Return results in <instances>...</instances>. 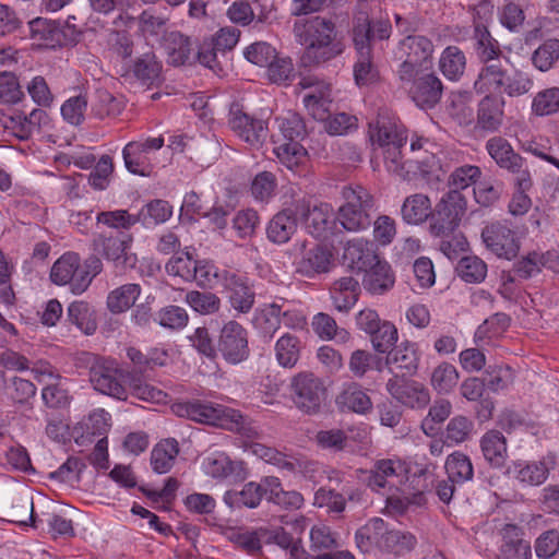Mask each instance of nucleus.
I'll return each instance as SVG.
<instances>
[{"label": "nucleus", "mask_w": 559, "mask_h": 559, "mask_svg": "<svg viewBox=\"0 0 559 559\" xmlns=\"http://www.w3.org/2000/svg\"><path fill=\"white\" fill-rule=\"evenodd\" d=\"M255 12L246 1H236L227 10V15L231 22L247 26L254 22V26L266 24L272 19V3L257 4Z\"/></svg>", "instance_id": "nucleus-29"}, {"label": "nucleus", "mask_w": 559, "mask_h": 559, "mask_svg": "<svg viewBox=\"0 0 559 559\" xmlns=\"http://www.w3.org/2000/svg\"><path fill=\"white\" fill-rule=\"evenodd\" d=\"M96 222L110 228V231H128L138 224L135 214H130L127 210L99 212L96 216Z\"/></svg>", "instance_id": "nucleus-58"}, {"label": "nucleus", "mask_w": 559, "mask_h": 559, "mask_svg": "<svg viewBox=\"0 0 559 559\" xmlns=\"http://www.w3.org/2000/svg\"><path fill=\"white\" fill-rule=\"evenodd\" d=\"M222 280L230 307L238 313H249L255 302V292L249 278L235 272H225Z\"/></svg>", "instance_id": "nucleus-15"}, {"label": "nucleus", "mask_w": 559, "mask_h": 559, "mask_svg": "<svg viewBox=\"0 0 559 559\" xmlns=\"http://www.w3.org/2000/svg\"><path fill=\"white\" fill-rule=\"evenodd\" d=\"M389 394L413 409L425 408L430 402L429 390L420 382L392 377L385 384Z\"/></svg>", "instance_id": "nucleus-17"}, {"label": "nucleus", "mask_w": 559, "mask_h": 559, "mask_svg": "<svg viewBox=\"0 0 559 559\" xmlns=\"http://www.w3.org/2000/svg\"><path fill=\"white\" fill-rule=\"evenodd\" d=\"M162 63L153 51L139 56L123 73L122 76L131 75L144 85H154L160 79Z\"/></svg>", "instance_id": "nucleus-35"}, {"label": "nucleus", "mask_w": 559, "mask_h": 559, "mask_svg": "<svg viewBox=\"0 0 559 559\" xmlns=\"http://www.w3.org/2000/svg\"><path fill=\"white\" fill-rule=\"evenodd\" d=\"M185 301L202 316L215 314L222 307L221 298L212 292L190 290L186 294Z\"/></svg>", "instance_id": "nucleus-52"}, {"label": "nucleus", "mask_w": 559, "mask_h": 559, "mask_svg": "<svg viewBox=\"0 0 559 559\" xmlns=\"http://www.w3.org/2000/svg\"><path fill=\"white\" fill-rule=\"evenodd\" d=\"M141 290V286L136 283H128L115 288L107 296L108 310L115 314L126 312L134 306Z\"/></svg>", "instance_id": "nucleus-45"}, {"label": "nucleus", "mask_w": 559, "mask_h": 559, "mask_svg": "<svg viewBox=\"0 0 559 559\" xmlns=\"http://www.w3.org/2000/svg\"><path fill=\"white\" fill-rule=\"evenodd\" d=\"M456 271L466 283H481L487 275V265L480 258L468 255L460 260Z\"/></svg>", "instance_id": "nucleus-60"}, {"label": "nucleus", "mask_w": 559, "mask_h": 559, "mask_svg": "<svg viewBox=\"0 0 559 559\" xmlns=\"http://www.w3.org/2000/svg\"><path fill=\"white\" fill-rule=\"evenodd\" d=\"M290 399L295 407L306 415L322 412L328 400L324 380L311 371H300L289 383Z\"/></svg>", "instance_id": "nucleus-6"}, {"label": "nucleus", "mask_w": 559, "mask_h": 559, "mask_svg": "<svg viewBox=\"0 0 559 559\" xmlns=\"http://www.w3.org/2000/svg\"><path fill=\"white\" fill-rule=\"evenodd\" d=\"M421 353L417 343L404 341L389 352L386 364L395 372L394 377L404 379L417 373Z\"/></svg>", "instance_id": "nucleus-19"}, {"label": "nucleus", "mask_w": 559, "mask_h": 559, "mask_svg": "<svg viewBox=\"0 0 559 559\" xmlns=\"http://www.w3.org/2000/svg\"><path fill=\"white\" fill-rule=\"evenodd\" d=\"M392 26L389 20H370L366 12H358L353 20L352 39L358 59L354 66V78L357 85H368L376 81L378 70L373 63V45L377 40H385L391 36Z\"/></svg>", "instance_id": "nucleus-2"}, {"label": "nucleus", "mask_w": 559, "mask_h": 559, "mask_svg": "<svg viewBox=\"0 0 559 559\" xmlns=\"http://www.w3.org/2000/svg\"><path fill=\"white\" fill-rule=\"evenodd\" d=\"M132 242L133 236L128 231H99L93 235L91 249L115 269L126 271L138 263L136 254L131 252Z\"/></svg>", "instance_id": "nucleus-4"}, {"label": "nucleus", "mask_w": 559, "mask_h": 559, "mask_svg": "<svg viewBox=\"0 0 559 559\" xmlns=\"http://www.w3.org/2000/svg\"><path fill=\"white\" fill-rule=\"evenodd\" d=\"M559 60V39L550 38L540 44L532 55V62L542 72L550 70Z\"/></svg>", "instance_id": "nucleus-56"}, {"label": "nucleus", "mask_w": 559, "mask_h": 559, "mask_svg": "<svg viewBox=\"0 0 559 559\" xmlns=\"http://www.w3.org/2000/svg\"><path fill=\"white\" fill-rule=\"evenodd\" d=\"M4 391L14 404L25 405L35 397L37 388L31 380L14 376L8 379Z\"/></svg>", "instance_id": "nucleus-54"}, {"label": "nucleus", "mask_w": 559, "mask_h": 559, "mask_svg": "<svg viewBox=\"0 0 559 559\" xmlns=\"http://www.w3.org/2000/svg\"><path fill=\"white\" fill-rule=\"evenodd\" d=\"M362 286L371 295H383L395 284V275L386 261L379 260L364 272Z\"/></svg>", "instance_id": "nucleus-32"}, {"label": "nucleus", "mask_w": 559, "mask_h": 559, "mask_svg": "<svg viewBox=\"0 0 559 559\" xmlns=\"http://www.w3.org/2000/svg\"><path fill=\"white\" fill-rule=\"evenodd\" d=\"M217 350L228 365H239L250 356L249 332L235 319L227 320L217 334Z\"/></svg>", "instance_id": "nucleus-9"}, {"label": "nucleus", "mask_w": 559, "mask_h": 559, "mask_svg": "<svg viewBox=\"0 0 559 559\" xmlns=\"http://www.w3.org/2000/svg\"><path fill=\"white\" fill-rule=\"evenodd\" d=\"M466 199L456 191L449 190L431 209L429 231L432 236L450 237L460 226L466 212Z\"/></svg>", "instance_id": "nucleus-7"}, {"label": "nucleus", "mask_w": 559, "mask_h": 559, "mask_svg": "<svg viewBox=\"0 0 559 559\" xmlns=\"http://www.w3.org/2000/svg\"><path fill=\"white\" fill-rule=\"evenodd\" d=\"M532 111L536 116H549L559 111V87H548L538 92L532 102Z\"/></svg>", "instance_id": "nucleus-61"}, {"label": "nucleus", "mask_w": 559, "mask_h": 559, "mask_svg": "<svg viewBox=\"0 0 559 559\" xmlns=\"http://www.w3.org/2000/svg\"><path fill=\"white\" fill-rule=\"evenodd\" d=\"M523 530L515 524L502 528V544L498 559H532L531 543L523 538Z\"/></svg>", "instance_id": "nucleus-25"}, {"label": "nucleus", "mask_w": 559, "mask_h": 559, "mask_svg": "<svg viewBox=\"0 0 559 559\" xmlns=\"http://www.w3.org/2000/svg\"><path fill=\"white\" fill-rule=\"evenodd\" d=\"M298 227L296 210L285 209L276 213L266 226L267 239L276 245L288 242Z\"/></svg>", "instance_id": "nucleus-34"}, {"label": "nucleus", "mask_w": 559, "mask_h": 559, "mask_svg": "<svg viewBox=\"0 0 559 559\" xmlns=\"http://www.w3.org/2000/svg\"><path fill=\"white\" fill-rule=\"evenodd\" d=\"M229 407L205 401H189L177 403L175 413L197 423L222 427Z\"/></svg>", "instance_id": "nucleus-18"}, {"label": "nucleus", "mask_w": 559, "mask_h": 559, "mask_svg": "<svg viewBox=\"0 0 559 559\" xmlns=\"http://www.w3.org/2000/svg\"><path fill=\"white\" fill-rule=\"evenodd\" d=\"M228 124L230 129L251 146H260L267 138V126L262 119H257L243 110L237 102L229 107Z\"/></svg>", "instance_id": "nucleus-14"}, {"label": "nucleus", "mask_w": 559, "mask_h": 559, "mask_svg": "<svg viewBox=\"0 0 559 559\" xmlns=\"http://www.w3.org/2000/svg\"><path fill=\"white\" fill-rule=\"evenodd\" d=\"M416 545L417 538L415 535L409 532L400 530L389 531L386 523L384 522L383 534L380 535L379 548L392 552L396 556H404L414 550Z\"/></svg>", "instance_id": "nucleus-41"}, {"label": "nucleus", "mask_w": 559, "mask_h": 559, "mask_svg": "<svg viewBox=\"0 0 559 559\" xmlns=\"http://www.w3.org/2000/svg\"><path fill=\"white\" fill-rule=\"evenodd\" d=\"M330 294L335 309L348 312L358 301L360 284L353 276H344L333 283Z\"/></svg>", "instance_id": "nucleus-36"}, {"label": "nucleus", "mask_w": 559, "mask_h": 559, "mask_svg": "<svg viewBox=\"0 0 559 559\" xmlns=\"http://www.w3.org/2000/svg\"><path fill=\"white\" fill-rule=\"evenodd\" d=\"M474 430V423L463 415H456L450 419L444 431V442L449 445H457L467 441Z\"/></svg>", "instance_id": "nucleus-55"}, {"label": "nucleus", "mask_w": 559, "mask_h": 559, "mask_svg": "<svg viewBox=\"0 0 559 559\" xmlns=\"http://www.w3.org/2000/svg\"><path fill=\"white\" fill-rule=\"evenodd\" d=\"M400 86L421 109H432L442 97L443 84L433 70H417L397 75Z\"/></svg>", "instance_id": "nucleus-8"}, {"label": "nucleus", "mask_w": 559, "mask_h": 559, "mask_svg": "<svg viewBox=\"0 0 559 559\" xmlns=\"http://www.w3.org/2000/svg\"><path fill=\"white\" fill-rule=\"evenodd\" d=\"M31 38L39 46L56 48L67 45V36L55 21L37 17L28 23Z\"/></svg>", "instance_id": "nucleus-31"}, {"label": "nucleus", "mask_w": 559, "mask_h": 559, "mask_svg": "<svg viewBox=\"0 0 559 559\" xmlns=\"http://www.w3.org/2000/svg\"><path fill=\"white\" fill-rule=\"evenodd\" d=\"M122 109L123 103L119 98L106 90H97L96 99L92 105V111L97 118L116 117Z\"/></svg>", "instance_id": "nucleus-62"}, {"label": "nucleus", "mask_w": 559, "mask_h": 559, "mask_svg": "<svg viewBox=\"0 0 559 559\" xmlns=\"http://www.w3.org/2000/svg\"><path fill=\"white\" fill-rule=\"evenodd\" d=\"M342 195L344 204L340 206L336 219L347 231H361L371 225L370 211L373 197L362 186H346Z\"/></svg>", "instance_id": "nucleus-5"}, {"label": "nucleus", "mask_w": 559, "mask_h": 559, "mask_svg": "<svg viewBox=\"0 0 559 559\" xmlns=\"http://www.w3.org/2000/svg\"><path fill=\"white\" fill-rule=\"evenodd\" d=\"M459 381L456 368L449 362L437 366L431 373V385L439 393H450Z\"/></svg>", "instance_id": "nucleus-59"}, {"label": "nucleus", "mask_w": 559, "mask_h": 559, "mask_svg": "<svg viewBox=\"0 0 559 559\" xmlns=\"http://www.w3.org/2000/svg\"><path fill=\"white\" fill-rule=\"evenodd\" d=\"M337 547V542L326 525H314L310 531V550L317 552L312 559H355L348 550L332 551Z\"/></svg>", "instance_id": "nucleus-22"}, {"label": "nucleus", "mask_w": 559, "mask_h": 559, "mask_svg": "<svg viewBox=\"0 0 559 559\" xmlns=\"http://www.w3.org/2000/svg\"><path fill=\"white\" fill-rule=\"evenodd\" d=\"M313 504L325 508L329 513L341 514L346 509V498L343 492L321 487L314 492Z\"/></svg>", "instance_id": "nucleus-64"}, {"label": "nucleus", "mask_w": 559, "mask_h": 559, "mask_svg": "<svg viewBox=\"0 0 559 559\" xmlns=\"http://www.w3.org/2000/svg\"><path fill=\"white\" fill-rule=\"evenodd\" d=\"M265 486L269 488V502L287 510H297L302 507L305 501L302 495L296 490H284L277 477L266 476Z\"/></svg>", "instance_id": "nucleus-43"}, {"label": "nucleus", "mask_w": 559, "mask_h": 559, "mask_svg": "<svg viewBox=\"0 0 559 559\" xmlns=\"http://www.w3.org/2000/svg\"><path fill=\"white\" fill-rule=\"evenodd\" d=\"M430 199L423 193H415L407 197L401 209L403 221L411 225H418L427 219L430 221Z\"/></svg>", "instance_id": "nucleus-42"}, {"label": "nucleus", "mask_w": 559, "mask_h": 559, "mask_svg": "<svg viewBox=\"0 0 559 559\" xmlns=\"http://www.w3.org/2000/svg\"><path fill=\"white\" fill-rule=\"evenodd\" d=\"M173 215V206L168 201L155 199L146 203L139 211L136 223H141L145 227L156 226L167 222Z\"/></svg>", "instance_id": "nucleus-48"}, {"label": "nucleus", "mask_w": 559, "mask_h": 559, "mask_svg": "<svg viewBox=\"0 0 559 559\" xmlns=\"http://www.w3.org/2000/svg\"><path fill=\"white\" fill-rule=\"evenodd\" d=\"M557 466V455L548 452L538 461L516 460L508 466L507 474L523 487L543 485Z\"/></svg>", "instance_id": "nucleus-12"}, {"label": "nucleus", "mask_w": 559, "mask_h": 559, "mask_svg": "<svg viewBox=\"0 0 559 559\" xmlns=\"http://www.w3.org/2000/svg\"><path fill=\"white\" fill-rule=\"evenodd\" d=\"M504 104L501 95H486L477 106L476 128L497 132L503 123Z\"/></svg>", "instance_id": "nucleus-24"}, {"label": "nucleus", "mask_w": 559, "mask_h": 559, "mask_svg": "<svg viewBox=\"0 0 559 559\" xmlns=\"http://www.w3.org/2000/svg\"><path fill=\"white\" fill-rule=\"evenodd\" d=\"M294 33L297 41L305 46L301 63L314 67L326 63L345 51V43L336 25L322 16H312L295 22Z\"/></svg>", "instance_id": "nucleus-1"}, {"label": "nucleus", "mask_w": 559, "mask_h": 559, "mask_svg": "<svg viewBox=\"0 0 559 559\" xmlns=\"http://www.w3.org/2000/svg\"><path fill=\"white\" fill-rule=\"evenodd\" d=\"M343 257L350 269L358 272H365L380 260L374 243L364 238L349 240L344 248Z\"/></svg>", "instance_id": "nucleus-26"}, {"label": "nucleus", "mask_w": 559, "mask_h": 559, "mask_svg": "<svg viewBox=\"0 0 559 559\" xmlns=\"http://www.w3.org/2000/svg\"><path fill=\"white\" fill-rule=\"evenodd\" d=\"M484 459L491 467L500 468L508 457L507 439L498 430H489L479 441Z\"/></svg>", "instance_id": "nucleus-38"}, {"label": "nucleus", "mask_w": 559, "mask_h": 559, "mask_svg": "<svg viewBox=\"0 0 559 559\" xmlns=\"http://www.w3.org/2000/svg\"><path fill=\"white\" fill-rule=\"evenodd\" d=\"M275 358L280 366L294 368L300 358V340L290 333L283 334L275 344Z\"/></svg>", "instance_id": "nucleus-50"}, {"label": "nucleus", "mask_w": 559, "mask_h": 559, "mask_svg": "<svg viewBox=\"0 0 559 559\" xmlns=\"http://www.w3.org/2000/svg\"><path fill=\"white\" fill-rule=\"evenodd\" d=\"M444 468L451 481L459 485L469 481L474 477L471 459L460 451H455L447 457Z\"/></svg>", "instance_id": "nucleus-49"}, {"label": "nucleus", "mask_w": 559, "mask_h": 559, "mask_svg": "<svg viewBox=\"0 0 559 559\" xmlns=\"http://www.w3.org/2000/svg\"><path fill=\"white\" fill-rule=\"evenodd\" d=\"M86 362L94 390L117 400H127L128 389L124 379H128V376L116 359L87 354Z\"/></svg>", "instance_id": "nucleus-3"}, {"label": "nucleus", "mask_w": 559, "mask_h": 559, "mask_svg": "<svg viewBox=\"0 0 559 559\" xmlns=\"http://www.w3.org/2000/svg\"><path fill=\"white\" fill-rule=\"evenodd\" d=\"M68 320L86 335H92L97 329L94 311L85 301H73L68 307Z\"/></svg>", "instance_id": "nucleus-51"}, {"label": "nucleus", "mask_w": 559, "mask_h": 559, "mask_svg": "<svg viewBox=\"0 0 559 559\" xmlns=\"http://www.w3.org/2000/svg\"><path fill=\"white\" fill-rule=\"evenodd\" d=\"M167 62L174 67L192 64L194 61V45L190 37L180 32H170L164 41Z\"/></svg>", "instance_id": "nucleus-30"}, {"label": "nucleus", "mask_w": 559, "mask_h": 559, "mask_svg": "<svg viewBox=\"0 0 559 559\" xmlns=\"http://www.w3.org/2000/svg\"><path fill=\"white\" fill-rule=\"evenodd\" d=\"M126 355L131 361L132 371H126L128 377H150L156 368L165 367L169 361V353L163 347H151L146 353L130 346L126 348Z\"/></svg>", "instance_id": "nucleus-20"}, {"label": "nucleus", "mask_w": 559, "mask_h": 559, "mask_svg": "<svg viewBox=\"0 0 559 559\" xmlns=\"http://www.w3.org/2000/svg\"><path fill=\"white\" fill-rule=\"evenodd\" d=\"M163 135L131 141L122 150L127 170L133 175L148 177L155 168V153L164 146Z\"/></svg>", "instance_id": "nucleus-11"}, {"label": "nucleus", "mask_w": 559, "mask_h": 559, "mask_svg": "<svg viewBox=\"0 0 559 559\" xmlns=\"http://www.w3.org/2000/svg\"><path fill=\"white\" fill-rule=\"evenodd\" d=\"M225 417L222 428L237 432L248 440H253L259 436L257 426L239 411L229 407Z\"/></svg>", "instance_id": "nucleus-57"}, {"label": "nucleus", "mask_w": 559, "mask_h": 559, "mask_svg": "<svg viewBox=\"0 0 559 559\" xmlns=\"http://www.w3.org/2000/svg\"><path fill=\"white\" fill-rule=\"evenodd\" d=\"M473 49L480 63L509 58L504 56L499 41L491 35L488 26L483 22L474 21L472 34Z\"/></svg>", "instance_id": "nucleus-23"}, {"label": "nucleus", "mask_w": 559, "mask_h": 559, "mask_svg": "<svg viewBox=\"0 0 559 559\" xmlns=\"http://www.w3.org/2000/svg\"><path fill=\"white\" fill-rule=\"evenodd\" d=\"M273 152L282 165L292 171H298L308 158L307 150L300 142L275 141Z\"/></svg>", "instance_id": "nucleus-44"}, {"label": "nucleus", "mask_w": 559, "mask_h": 559, "mask_svg": "<svg viewBox=\"0 0 559 559\" xmlns=\"http://www.w3.org/2000/svg\"><path fill=\"white\" fill-rule=\"evenodd\" d=\"M439 69L450 81H459L466 69V57L456 46H448L439 58Z\"/></svg>", "instance_id": "nucleus-47"}, {"label": "nucleus", "mask_w": 559, "mask_h": 559, "mask_svg": "<svg viewBox=\"0 0 559 559\" xmlns=\"http://www.w3.org/2000/svg\"><path fill=\"white\" fill-rule=\"evenodd\" d=\"M372 347L380 354L388 353L397 342L396 326L390 321H383L374 332L369 334Z\"/></svg>", "instance_id": "nucleus-63"}, {"label": "nucleus", "mask_w": 559, "mask_h": 559, "mask_svg": "<svg viewBox=\"0 0 559 559\" xmlns=\"http://www.w3.org/2000/svg\"><path fill=\"white\" fill-rule=\"evenodd\" d=\"M296 214L305 221L310 234L317 238L323 237L324 233L329 229L330 210L328 204L310 207L304 201L298 202L296 204Z\"/></svg>", "instance_id": "nucleus-37"}, {"label": "nucleus", "mask_w": 559, "mask_h": 559, "mask_svg": "<svg viewBox=\"0 0 559 559\" xmlns=\"http://www.w3.org/2000/svg\"><path fill=\"white\" fill-rule=\"evenodd\" d=\"M481 238L486 248L498 258L511 260L520 251V240L515 233L500 222L486 225L481 231Z\"/></svg>", "instance_id": "nucleus-16"}, {"label": "nucleus", "mask_w": 559, "mask_h": 559, "mask_svg": "<svg viewBox=\"0 0 559 559\" xmlns=\"http://www.w3.org/2000/svg\"><path fill=\"white\" fill-rule=\"evenodd\" d=\"M269 488L265 486V477L259 483L249 481L241 490H228L224 495V502L233 509L249 508L254 509L263 497L267 499Z\"/></svg>", "instance_id": "nucleus-27"}, {"label": "nucleus", "mask_w": 559, "mask_h": 559, "mask_svg": "<svg viewBox=\"0 0 559 559\" xmlns=\"http://www.w3.org/2000/svg\"><path fill=\"white\" fill-rule=\"evenodd\" d=\"M435 46L426 36L407 35L399 43V53L402 63L396 75L406 74L417 70L433 69Z\"/></svg>", "instance_id": "nucleus-10"}, {"label": "nucleus", "mask_w": 559, "mask_h": 559, "mask_svg": "<svg viewBox=\"0 0 559 559\" xmlns=\"http://www.w3.org/2000/svg\"><path fill=\"white\" fill-rule=\"evenodd\" d=\"M335 404L341 412L366 415L372 409L369 395L355 382L347 384L336 395Z\"/></svg>", "instance_id": "nucleus-33"}, {"label": "nucleus", "mask_w": 559, "mask_h": 559, "mask_svg": "<svg viewBox=\"0 0 559 559\" xmlns=\"http://www.w3.org/2000/svg\"><path fill=\"white\" fill-rule=\"evenodd\" d=\"M80 255L75 252L62 254L52 265L50 278L57 285L70 284L71 290L76 294L75 283L79 280Z\"/></svg>", "instance_id": "nucleus-39"}, {"label": "nucleus", "mask_w": 559, "mask_h": 559, "mask_svg": "<svg viewBox=\"0 0 559 559\" xmlns=\"http://www.w3.org/2000/svg\"><path fill=\"white\" fill-rule=\"evenodd\" d=\"M332 261V253L322 246H314L307 250L300 261V269L307 273L328 272Z\"/></svg>", "instance_id": "nucleus-53"}, {"label": "nucleus", "mask_w": 559, "mask_h": 559, "mask_svg": "<svg viewBox=\"0 0 559 559\" xmlns=\"http://www.w3.org/2000/svg\"><path fill=\"white\" fill-rule=\"evenodd\" d=\"M486 150L500 168L519 175L518 185L522 189L531 187V175L524 168V158L513 150L507 139L502 136L489 139L486 142Z\"/></svg>", "instance_id": "nucleus-13"}, {"label": "nucleus", "mask_w": 559, "mask_h": 559, "mask_svg": "<svg viewBox=\"0 0 559 559\" xmlns=\"http://www.w3.org/2000/svg\"><path fill=\"white\" fill-rule=\"evenodd\" d=\"M504 59L481 63L474 88L478 94L501 95L504 80L508 79V69Z\"/></svg>", "instance_id": "nucleus-21"}, {"label": "nucleus", "mask_w": 559, "mask_h": 559, "mask_svg": "<svg viewBox=\"0 0 559 559\" xmlns=\"http://www.w3.org/2000/svg\"><path fill=\"white\" fill-rule=\"evenodd\" d=\"M369 129L371 141L382 148L406 144V130L390 118L380 117L374 126H369Z\"/></svg>", "instance_id": "nucleus-28"}, {"label": "nucleus", "mask_w": 559, "mask_h": 559, "mask_svg": "<svg viewBox=\"0 0 559 559\" xmlns=\"http://www.w3.org/2000/svg\"><path fill=\"white\" fill-rule=\"evenodd\" d=\"M179 453V444L176 439L169 438L158 442L151 453V465L155 473H168L175 464Z\"/></svg>", "instance_id": "nucleus-46"}, {"label": "nucleus", "mask_w": 559, "mask_h": 559, "mask_svg": "<svg viewBox=\"0 0 559 559\" xmlns=\"http://www.w3.org/2000/svg\"><path fill=\"white\" fill-rule=\"evenodd\" d=\"M332 104L330 84H319V86L305 94L304 105L307 112L318 121H324L329 118Z\"/></svg>", "instance_id": "nucleus-40"}]
</instances>
